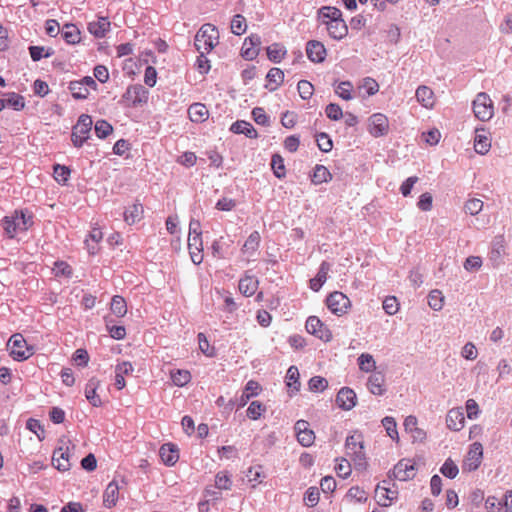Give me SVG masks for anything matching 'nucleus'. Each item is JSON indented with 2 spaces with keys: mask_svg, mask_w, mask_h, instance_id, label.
<instances>
[{
  "mask_svg": "<svg viewBox=\"0 0 512 512\" xmlns=\"http://www.w3.org/2000/svg\"><path fill=\"white\" fill-rule=\"evenodd\" d=\"M188 116L194 123H203L209 117V110L202 103H193L188 108Z\"/></svg>",
  "mask_w": 512,
  "mask_h": 512,
  "instance_id": "c756f323",
  "label": "nucleus"
},
{
  "mask_svg": "<svg viewBox=\"0 0 512 512\" xmlns=\"http://www.w3.org/2000/svg\"><path fill=\"white\" fill-rule=\"evenodd\" d=\"M230 130L235 134H244L249 138H256L257 132L251 123L238 120L231 125Z\"/></svg>",
  "mask_w": 512,
  "mask_h": 512,
  "instance_id": "e433bc0d",
  "label": "nucleus"
},
{
  "mask_svg": "<svg viewBox=\"0 0 512 512\" xmlns=\"http://www.w3.org/2000/svg\"><path fill=\"white\" fill-rule=\"evenodd\" d=\"M53 176L58 183L65 184L70 177V169L66 166L57 164L54 166Z\"/></svg>",
  "mask_w": 512,
  "mask_h": 512,
  "instance_id": "13d9d810",
  "label": "nucleus"
},
{
  "mask_svg": "<svg viewBox=\"0 0 512 512\" xmlns=\"http://www.w3.org/2000/svg\"><path fill=\"white\" fill-rule=\"evenodd\" d=\"M10 355L14 360L23 361L33 355V349L27 346L23 335L16 333L8 341Z\"/></svg>",
  "mask_w": 512,
  "mask_h": 512,
  "instance_id": "423d86ee",
  "label": "nucleus"
},
{
  "mask_svg": "<svg viewBox=\"0 0 512 512\" xmlns=\"http://www.w3.org/2000/svg\"><path fill=\"white\" fill-rule=\"evenodd\" d=\"M403 425L405 431L410 433L415 441H423L426 438V433L423 429L418 427V420L415 416H407Z\"/></svg>",
  "mask_w": 512,
  "mask_h": 512,
  "instance_id": "c85d7f7f",
  "label": "nucleus"
},
{
  "mask_svg": "<svg viewBox=\"0 0 512 512\" xmlns=\"http://www.w3.org/2000/svg\"><path fill=\"white\" fill-rule=\"evenodd\" d=\"M386 481H383V485H377L375 490V497L380 506L388 507L398 497V491L390 487L385 486Z\"/></svg>",
  "mask_w": 512,
  "mask_h": 512,
  "instance_id": "f3484780",
  "label": "nucleus"
},
{
  "mask_svg": "<svg viewBox=\"0 0 512 512\" xmlns=\"http://www.w3.org/2000/svg\"><path fill=\"white\" fill-rule=\"evenodd\" d=\"M110 310L117 317H124L128 311L125 299L120 295L113 296L110 304Z\"/></svg>",
  "mask_w": 512,
  "mask_h": 512,
  "instance_id": "a19ab883",
  "label": "nucleus"
},
{
  "mask_svg": "<svg viewBox=\"0 0 512 512\" xmlns=\"http://www.w3.org/2000/svg\"><path fill=\"white\" fill-rule=\"evenodd\" d=\"M447 427L452 431H460L465 425V416L462 408H452L446 416Z\"/></svg>",
  "mask_w": 512,
  "mask_h": 512,
  "instance_id": "412c9836",
  "label": "nucleus"
},
{
  "mask_svg": "<svg viewBox=\"0 0 512 512\" xmlns=\"http://www.w3.org/2000/svg\"><path fill=\"white\" fill-rule=\"evenodd\" d=\"M92 118L87 114H82L72 130V142L75 147H81L89 138L92 128Z\"/></svg>",
  "mask_w": 512,
  "mask_h": 512,
  "instance_id": "39448f33",
  "label": "nucleus"
},
{
  "mask_svg": "<svg viewBox=\"0 0 512 512\" xmlns=\"http://www.w3.org/2000/svg\"><path fill=\"white\" fill-rule=\"evenodd\" d=\"M110 21L107 17H99L88 24L89 32L97 38H102L110 29Z\"/></svg>",
  "mask_w": 512,
  "mask_h": 512,
  "instance_id": "7c9ffc66",
  "label": "nucleus"
},
{
  "mask_svg": "<svg viewBox=\"0 0 512 512\" xmlns=\"http://www.w3.org/2000/svg\"><path fill=\"white\" fill-rule=\"evenodd\" d=\"M444 296L440 290H432L428 295V305L435 311L442 309Z\"/></svg>",
  "mask_w": 512,
  "mask_h": 512,
  "instance_id": "603ef678",
  "label": "nucleus"
},
{
  "mask_svg": "<svg viewBox=\"0 0 512 512\" xmlns=\"http://www.w3.org/2000/svg\"><path fill=\"white\" fill-rule=\"evenodd\" d=\"M133 372V366L129 361L119 363L115 367V386L122 390L126 386L125 376Z\"/></svg>",
  "mask_w": 512,
  "mask_h": 512,
  "instance_id": "bb28decb",
  "label": "nucleus"
},
{
  "mask_svg": "<svg viewBox=\"0 0 512 512\" xmlns=\"http://www.w3.org/2000/svg\"><path fill=\"white\" fill-rule=\"evenodd\" d=\"M416 99L427 109H432L436 103V97L433 90L425 85H421L417 88Z\"/></svg>",
  "mask_w": 512,
  "mask_h": 512,
  "instance_id": "b1692460",
  "label": "nucleus"
},
{
  "mask_svg": "<svg viewBox=\"0 0 512 512\" xmlns=\"http://www.w3.org/2000/svg\"><path fill=\"white\" fill-rule=\"evenodd\" d=\"M358 89L364 90L367 96H372L379 91V84L375 79L366 77L361 81Z\"/></svg>",
  "mask_w": 512,
  "mask_h": 512,
  "instance_id": "09e8293b",
  "label": "nucleus"
},
{
  "mask_svg": "<svg viewBox=\"0 0 512 512\" xmlns=\"http://www.w3.org/2000/svg\"><path fill=\"white\" fill-rule=\"evenodd\" d=\"M52 464L59 471H68L71 467L69 447L55 449L52 456Z\"/></svg>",
  "mask_w": 512,
  "mask_h": 512,
  "instance_id": "a211bd4d",
  "label": "nucleus"
},
{
  "mask_svg": "<svg viewBox=\"0 0 512 512\" xmlns=\"http://www.w3.org/2000/svg\"><path fill=\"white\" fill-rule=\"evenodd\" d=\"M286 55V49L279 43H274L267 48V56L269 60L275 63L281 62Z\"/></svg>",
  "mask_w": 512,
  "mask_h": 512,
  "instance_id": "37998d69",
  "label": "nucleus"
},
{
  "mask_svg": "<svg viewBox=\"0 0 512 512\" xmlns=\"http://www.w3.org/2000/svg\"><path fill=\"white\" fill-rule=\"evenodd\" d=\"M188 249L191 260L199 265L203 261V241L201 236H188Z\"/></svg>",
  "mask_w": 512,
  "mask_h": 512,
  "instance_id": "4be33fe9",
  "label": "nucleus"
},
{
  "mask_svg": "<svg viewBox=\"0 0 512 512\" xmlns=\"http://www.w3.org/2000/svg\"><path fill=\"white\" fill-rule=\"evenodd\" d=\"M326 305L333 314L342 316L351 308V301L344 293L334 291L328 295Z\"/></svg>",
  "mask_w": 512,
  "mask_h": 512,
  "instance_id": "0eeeda50",
  "label": "nucleus"
},
{
  "mask_svg": "<svg viewBox=\"0 0 512 512\" xmlns=\"http://www.w3.org/2000/svg\"><path fill=\"white\" fill-rule=\"evenodd\" d=\"M336 403L344 410L352 409L356 405L355 392L348 387H343L336 396Z\"/></svg>",
  "mask_w": 512,
  "mask_h": 512,
  "instance_id": "5701e85b",
  "label": "nucleus"
},
{
  "mask_svg": "<svg viewBox=\"0 0 512 512\" xmlns=\"http://www.w3.org/2000/svg\"><path fill=\"white\" fill-rule=\"evenodd\" d=\"M299 95L302 99H310L314 92L313 85L307 80H300L297 85Z\"/></svg>",
  "mask_w": 512,
  "mask_h": 512,
  "instance_id": "680f3d73",
  "label": "nucleus"
},
{
  "mask_svg": "<svg viewBox=\"0 0 512 512\" xmlns=\"http://www.w3.org/2000/svg\"><path fill=\"white\" fill-rule=\"evenodd\" d=\"M306 54L310 61L322 63L326 59L327 51L322 42L310 40L306 44Z\"/></svg>",
  "mask_w": 512,
  "mask_h": 512,
  "instance_id": "dca6fc26",
  "label": "nucleus"
},
{
  "mask_svg": "<svg viewBox=\"0 0 512 512\" xmlns=\"http://www.w3.org/2000/svg\"><path fill=\"white\" fill-rule=\"evenodd\" d=\"M346 500L351 503H364L368 499L366 491L359 486L351 487L346 496Z\"/></svg>",
  "mask_w": 512,
  "mask_h": 512,
  "instance_id": "79ce46f5",
  "label": "nucleus"
},
{
  "mask_svg": "<svg viewBox=\"0 0 512 512\" xmlns=\"http://www.w3.org/2000/svg\"><path fill=\"white\" fill-rule=\"evenodd\" d=\"M392 475L399 481L413 479L416 475L415 462L411 459L400 460L393 468Z\"/></svg>",
  "mask_w": 512,
  "mask_h": 512,
  "instance_id": "4468645a",
  "label": "nucleus"
},
{
  "mask_svg": "<svg viewBox=\"0 0 512 512\" xmlns=\"http://www.w3.org/2000/svg\"><path fill=\"white\" fill-rule=\"evenodd\" d=\"M346 454L359 464L365 459L363 441L360 435L348 436L345 443Z\"/></svg>",
  "mask_w": 512,
  "mask_h": 512,
  "instance_id": "9b49d317",
  "label": "nucleus"
},
{
  "mask_svg": "<svg viewBox=\"0 0 512 512\" xmlns=\"http://www.w3.org/2000/svg\"><path fill=\"white\" fill-rule=\"evenodd\" d=\"M62 37L68 44H77L81 40V33L74 24H65L62 28Z\"/></svg>",
  "mask_w": 512,
  "mask_h": 512,
  "instance_id": "58836bf2",
  "label": "nucleus"
},
{
  "mask_svg": "<svg viewBox=\"0 0 512 512\" xmlns=\"http://www.w3.org/2000/svg\"><path fill=\"white\" fill-rule=\"evenodd\" d=\"M97 84L95 80L86 76L78 81H71L69 90L75 99H86L90 94V89H96Z\"/></svg>",
  "mask_w": 512,
  "mask_h": 512,
  "instance_id": "9d476101",
  "label": "nucleus"
},
{
  "mask_svg": "<svg viewBox=\"0 0 512 512\" xmlns=\"http://www.w3.org/2000/svg\"><path fill=\"white\" fill-rule=\"evenodd\" d=\"M128 106L137 107L147 102L148 92L141 85H131L123 95Z\"/></svg>",
  "mask_w": 512,
  "mask_h": 512,
  "instance_id": "f8f14e48",
  "label": "nucleus"
},
{
  "mask_svg": "<svg viewBox=\"0 0 512 512\" xmlns=\"http://www.w3.org/2000/svg\"><path fill=\"white\" fill-rule=\"evenodd\" d=\"M171 379L176 386L183 387L191 381V374L188 370L178 369L171 371Z\"/></svg>",
  "mask_w": 512,
  "mask_h": 512,
  "instance_id": "a18cd8bd",
  "label": "nucleus"
},
{
  "mask_svg": "<svg viewBox=\"0 0 512 512\" xmlns=\"http://www.w3.org/2000/svg\"><path fill=\"white\" fill-rule=\"evenodd\" d=\"M159 454L161 460L167 466L175 465L179 459L178 449L171 443L163 444L160 448Z\"/></svg>",
  "mask_w": 512,
  "mask_h": 512,
  "instance_id": "cd10ccee",
  "label": "nucleus"
},
{
  "mask_svg": "<svg viewBox=\"0 0 512 512\" xmlns=\"http://www.w3.org/2000/svg\"><path fill=\"white\" fill-rule=\"evenodd\" d=\"M266 88L269 91L277 90L284 81V72L277 67L271 68L266 75Z\"/></svg>",
  "mask_w": 512,
  "mask_h": 512,
  "instance_id": "2f4dec72",
  "label": "nucleus"
},
{
  "mask_svg": "<svg viewBox=\"0 0 512 512\" xmlns=\"http://www.w3.org/2000/svg\"><path fill=\"white\" fill-rule=\"evenodd\" d=\"M106 328L110 336L115 340H122L126 336V329L124 326L110 325V321L106 319Z\"/></svg>",
  "mask_w": 512,
  "mask_h": 512,
  "instance_id": "338daca9",
  "label": "nucleus"
},
{
  "mask_svg": "<svg viewBox=\"0 0 512 512\" xmlns=\"http://www.w3.org/2000/svg\"><path fill=\"white\" fill-rule=\"evenodd\" d=\"M316 142L318 148L323 152H329L333 148V143L330 137L326 133H320L316 136Z\"/></svg>",
  "mask_w": 512,
  "mask_h": 512,
  "instance_id": "774afa93",
  "label": "nucleus"
},
{
  "mask_svg": "<svg viewBox=\"0 0 512 512\" xmlns=\"http://www.w3.org/2000/svg\"><path fill=\"white\" fill-rule=\"evenodd\" d=\"M383 309L388 315H394L399 310V303L395 296H387L383 301Z\"/></svg>",
  "mask_w": 512,
  "mask_h": 512,
  "instance_id": "69168bd1",
  "label": "nucleus"
},
{
  "mask_svg": "<svg viewBox=\"0 0 512 512\" xmlns=\"http://www.w3.org/2000/svg\"><path fill=\"white\" fill-rule=\"evenodd\" d=\"M465 211L472 216H475L483 209V201L477 198L469 199L465 203Z\"/></svg>",
  "mask_w": 512,
  "mask_h": 512,
  "instance_id": "e2e57ef3",
  "label": "nucleus"
},
{
  "mask_svg": "<svg viewBox=\"0 0 512 512\" xmlns=\"http://www.w3.org/2000/svg\"><path fill=\"white\" fill-rule=\"evenodd\" d=\"M483 459V447L479 442H475L470 446V449L465 456L462 464L463 471H475L481 464Z\"/></svg>",
  "mask_w": 512,
  "mask_h": 512,
  "instance_id": "1a4fd4ad",
  "label": "nucleus"
},
{
  "mask_svg": "<svg viewBox=\"0 0 512 512\" xmlns=\"http://www.w3.org/2000/svg\"><path fill=\"white\" fill-rule=\"evenodd\" d=\"M3 100L5 106H11L15 110H22L25 107L24 97L17 93H9Z\"/></svg>",
  "mask_w": 512,
  "mask_h": 512,
  "instance_id": "864d4df0",
  "label": "nucleus"
},
{
  "mask_svg": "<svg viewBox=\"0 0 512 512\" xmlns=\"http://www.w3.org/2000/svg\"><path fill=\"white\" fill-rule=\"evenodd\" d=\"M359 369L363 372H373L376 368V362L373 356L369 353H362L358 357Z\"/></svg>",
  "mask_w": 512,
  "mask_h": 512,
  "instance_id": "49530a36",
  "label": "nucleus"
},
{
  "mask_svg": "<svg viewBox=\"0 0 512 512\" xmlns=\"http://www.w3.org/2000/svg\"><path fill=\"white\" fill-rule=\"evenodd\" d=\"M382 424H383L388 436L391 439L398 441L399 437H398L397 424H396L395 419L393 417L387 416L382 420Z\"/></svg>",
  "mask_w": 512,
  "mask_h": 512,
  "instance_id": "4d7b16f0",
  "label": "nucleus"
},
{
  "mask_svg": "<svg viewBox=\"0 0 512 512\" xmlns=\"http://www.w3.org/2000/svg\"><path fill=\"white\" fill-rule=\"evenodd\" d=\"M320 493L317 487H310L307 489L304 495V503L308 507H314L318 504Z\"/></svg>",
  "mask_w": 512,
  "mask_h": 512,
  "instance_id": "bf43d9fd",
  "label": "nucleus"
},
{
  "mask_svg": "<svg viewBox=\"0 0 512 512\" xmlns=\"http://www.w3.org/2000/svg\"><path fill=\"white\" fill-rule=\"evenodd\" d=\"M309 389L314 392H322L328 387V381L321 376H314L309 380Z\"/></svg>",
  "mask_w": 512,
  "mask_h": 512,
  "instance_id": "0e129e2a",
  "label": "nucleus"
},
{
  "mask_svg": "<svg viewBox=\"0 0 512 512\" xmlns=\"http://www.w3.org/2000/svg\"><path fill=\"white\" fill-rule=\"evenodd\" d=\"M261 38L258 35H251L244 40L241 54L247 60H252L259 54Z\"/></svg>",
  "mask_w": 512,
  "mask_h": 512,
  "instance_id": "aec40b11",
  "label": "nucleus"
},
{
  "mask_svg": "<svg viewBox=\"0 0 512 512\" xmlns=\"http://www.w3.org/2000/svg\"><path fill=\"white\" fill-rule=\"evenodd\" d=\"M475 117L480 121H488L494 115V103L487 93L480 92L472 103Z\"/></svg>",
  "mask_w": 512,
  "mask_h": 512,
  "instance_id": "20e7f679",
  "label": "nucleus"
},
{
  "mask_svg": "<svg viewBox=\"0 0 512 512\" xmlns=\"http://www.w3.org/2000/svg\"><path fill=\"white\" fill-rule=\"evenodd\" d=\"M305 327L308 333L315 335L323 341L328 342L332 339L331 331L317 316L308 317Z\"/></svg>",
  "mask_w": 512,
  "mask_h": 512,
  "instance_id": "ddd939ff",
  "label": "nucleus"
},
{
  "mask_svg": "<svg viewBox=\"0 0 512 512\" xmlns=\"http://www.w3.org/2000/svg\"><path fill=\"white\" fill-rule=\"evenodd\" d=\"M144 209L142 204L134 203L124 211V220L129 225L139 222L143 217Z\"/></svg>",
  "mask_w": 512,
  "mask_h": 512,
  "instance_id": "c9c22d12",
  "label": "nucleus"
},
{
  "mask_svg": "<svg viewBox=\"0 0 512 512\" xmlns=\"http://www.w3.org/2000/svg\"><path fill=\"white\" fill-rule=\"evenodd\" d=\"M388 117L382 113H374L368 119V131L375 137H381L389 132Z\"/></svg>",
  "mask_w": 512,
  "mask_h": 512,
  "instance_id": "6e6552de",
  "label": "nucleus"
},
{
  "mask_svg": "<svg viewBox=\"0 0 512 512\" xmlns=\"http://www.w3.org/2000/svg\"><path fill=\"white\" fill-rule=\"evenodd\" d=\"M332 180V174L324 165H316L311 176V181L315 185L327 183Z\"/></svg>",
  "mask_w": 512,
  "mask_h": 512,
  "instance_id": "4c0bfd02",
  "label": "nucleus"
},
{
  "mask_svg": "<svg viewBox=\"0 0 512 512\" xmlns=\"http://www.w3.org/2000/svg\"><path fill=\"white\" fill-rule=\"evenodd\" d=\"M286 384L290 389H292V391H294V392L299 391V388H300L299 371L296 366H290L289 369L287 370Z\"/></svg>",
  "mask_w": 512,
  "mask_h": 512,
  "instance_id": "c03bdc74",
  "label": "nucleus"
},
{
  "mask_svg": "<svg viewBox=\"0 0 512 512\" xmlns=\"http://www.w3.org/2000/svg\"><path fill=\"white\" fill-rule=\"evenodd\" d=\"M218 40L219 33L216 27L212 24H204L195 36V47L201 55H204L218 44Z\"/></svg>",
  "mask_w": 512,
  "mask_h": 512,
  "instance_id": "7ed1b4c3",
  "label": "nucleus"
},
{
  "mask_svg": "<svg viewBox=\"0 0 512 512\" xmlns=\"http://www.w3.org/2000/svg\"><path fill=\"white\" fill-rule=\"evenodd\" d=\"M231 32L235 35H242L247 30V23L244 16L237 14L231 21Z\"/></svg>",
  "mask_w": 512,
  "mask_h": 512,
  "instance_id": "3c124183",
  "label": "nucleus"
},
{
  "mask_svg": "<svg viewBox=\"0 0 512 512\" xmlns=\"http://www.w3.org/2000/svg\"><path fill=\"white\" fill-rule=\"evenodd\" d=\"M481 131H484V129H481ZM491 147L490 139L480 133V129H476V136L474 140V148L475 151L479 154H485L489 151Z\"/></svg>",
  "mask_w": 512,
  "mask_h": 512,
  "instance_id": "ea45409f",
  "label": "nucleus"
},
{
  "mask_svg": "<svg viewBox=\"0 0 512 512\" xmlns=\"http://www.w3.org/2000/svg\"><path fill=\"white\" fill-rule=\"evenodd\" d=\"M330 270V264L326 261H323L319 267L317 275L310 280V288L317 292L320 290L322 285L326 282L328 273Z\"/></svg>",
  "mask_w": 512,
  "mask_h": 512,
  "instance_id": "72a5a7b5",
  "label": "nucleus"
},
{
  "mask_svg": "<svg viewBox=\"0 0 512 512\" xmlns=\"http://www.w3.org/2000/svg\"><path fill=\"white\" fill-rule=\"evenodd\" d=\"M353 84L350 81H342L335 88V93L343 100L353 99Z\"/></svg>",
  "mask_w": 512,
  "mask_h": 512,
  "instance_id": "de8ad7c7",
  "label": "nucleus"
},
{
  "mask_svg": "<svg viewBox=\"0 0 512 512\" xmlns=\"http://www.w3.org/2000/svg\"><path fill=\"white\" fill-rule=\"evenodd\" d=\"M367 388L374 395H383L386 392L385 375L381 371H374L368 378Z\"/></svg>",
  "mask_w": 512,
  "mask_h": 512,
  "instance_id": "6ab92c4d",
  "label": "nucleus"
},
{
  "mask_svg": "<svg viewBox=\"0 0 512 512\" xmlns=\"http://www.w3.org/2000/svg\"><path fill=\"white\" fill-rule=\"evenodd\" d=\"M317 19L324 25L329 36L340 41L348 35V26L343 19L340 9L332 6H323L318 10Z\"/></svg>",
  "mask_w": 512,
  "mask_h": 512,
  "instance_id": "f257e3e1",
  "label": "nucleus"
},
{
  "mask_svg": "<svg viewBox=\"0 0 512 512\" xmlns=\"http://www.w3.org/2000/svg\"><path fill=\"white\" fill-rule=\"evenodd\" d=\"M295 431L298 442L304 446L309 447L315 441V434L309 428V423L305 420H298L295 424Z\"/></svg>",
  "mask_w": 512,
  "mask_h": 512,
  "instance_id": "2eb2a0df",
  "label": "nucleus"
},
{
  "mask_svg": "<svg viewBox=\"0 0 512 512\" xmlns=\"http://www.w3.org/2000/svg\"><path fill=\"white\" fill-rule=\"evenodd\" d=\"M33 223V215L27 210H15L1 221L5 235L10 239L19 233L28 231L33 226Z\"/></svg>",
  "mask_w": 512,
  "mask_h": 512,
  "instance_id": "f03ea898",
  "label": "nucleus"
},
{
  "mask_svg": "<svg viewBox=\"0 0 512 512\" xmlns=\"http://www.w3.org/2000/svg\"><path fill=\"white\" fill-rule=\"evenodd\" d=\"M259 281L258 279L245 273V275L239 280V291L246 297H250L254 295L258 289Z\"/></svg>",
  "mask_w": 512,
  "mask_h": 512,
  "instance_id": "393cba45",
  "label": "nucleus"
},
{
  "mask_svg": "<svg viewBox=\"0 0 512 512\" xmlns=\"http://www.w3.org/2000/svg\"><path fill=\"white\" fill-rule=\"evenodd\" d=\"M266 411V406L259 401H252L247 408V417L251 420H258Z\"/></svg>",
  "mask_w": 512,
  "mask_h": 512,
  "instance_id": "8fccbe9b",
  "label": "nucleus"
},
{
  "mask_svg": "<svg viewBox=\"0 0 512 512\" xmlns=\"http://www.w3.org/2000/svg\"><path fill=\"white\" fill-rule=\"evenodd\" d=\"M99 386L100 381L95 377L89 379L85 386L86 399L94 407H100L102 405V400L100 396L97 394V389Z\"/></svg>",
  "mask_w": 512,
  "mask_h": 512,
  "instance_id": "a878e982",
  "label": "nucleus"
},
{
  "mask_svg": "<svg viewBox=\"0 0 512 512\" xmlns=\"http://www.w3.org/2000/svg\"><path fill=\"white\" fill-rule=\"evenodd\" d=\"M271 167L275 176L279 179L283 178L286 174L284 160L280 155H273L271 160Z\"/></svg>",
  "mask_w": 512,
  "mask_h": 512,
  "instance_id": "6e6d98bb",
  "label": "nucleus"
},
{
  "mask_svg": "<svg viewBox=\"0 0 512 512\" xmlns=\"http://www.w3.org/2000/svg\"><path fill=\"white\" fill-rule=\"evenodd\" d=\"M95 133L99 138H106L113 132V127L105 120H99L95 123Z\"/></svg>",
  "mask_w": 512,
  "mask_h": 512,
  "instance_id": "052dcab7",
  "label": "nucleus"
},
{
  "mask_svg": "<svg viewBox=\"0 0 512 512\" xmlns=\"http://www.w3.org/2000/svg\"><path fill=\"white\" fill-rule=\"evenodd\" d=\"M440 472L445 477L454 479L458 475L459 469H458V466L456 465V463L452 459L448 458L441 466Z\"/></svg>",
  "mask_w": 512,
  "mask_h": 512,
  "instance_id": "5fc2aeb1",
  "label": "nucleus"
},
{
  "mask_svg": "<svg viewBox=\"0 0 512 512\" xmlns=\"http://www.w3.org/2000/svg\"><path fill=\"white\" fill-rule=\"evenodd\" d=\"M119 498V485L116 481L110 482L103 494V504L107 508H112L116 505Z\"/></svg>",
  "mask_w": 512,
  "mask_h": 512,
  "instance_id": "473e14b6",
  "label": "nucleus"
},
{
  "mask_svg": "<svg viewBox=\"0 0 512 512\" xmlns=\"http://www.w3.org/2000/svg\"><path fill=\"white\" fill-rule=\"evenodd\" d=\"M260 240L261 237L259 232L253 231L244 242L241 252L248 257L253 256L260 246Z\"/></svg>",
  "mask_w": 512,
  "mask_h": 512,
  "instance_id": "f704fd0d",
  "label": "nucleus"
}]
</instances>
